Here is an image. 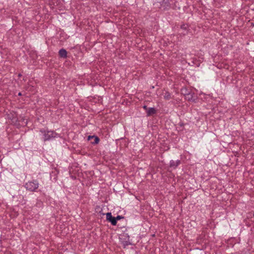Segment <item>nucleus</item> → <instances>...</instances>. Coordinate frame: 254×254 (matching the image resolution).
<instances>
[{"label": "nucleus", "instance_id": "f257e3e1", "mask_svg": "<svg viewBox=\"0 0 254 254\" xmlns=\"http://www.w3.org/2000/svg\"><path fill=\"white\" fill-rule=\"evenodd\" d=\"M40 131L43 136V140L44 141L50 140L56 137L57 136V133L54 131L41 129Z\"/></svg>", "mask_w": 254, "mask_h": 254}, {"label": "nucleus", "instance_id": "6e6552de", "mask_svg": "<svg viewBox=\"0 0 254 254\" xmlns=\"http://www.w3.org/2000/svg\"><path fill=\"white\" fill-rule=\"evenodd\" d=\"M163 97L165 100H169L171 98V94L168 92L165 91L163 93Z\"/></svg>", "mask_w": 254, "mask_h": 254}, {"label": "nucleus", "instance_id": "9b49d317", "mask_svg": "<svg viewBox=\"0 0 254 254\" xmlns=\"http://www.w3.org/2000/svg\"><path fill=\"white\" fill-rule=\"evenodd\" d=\"M18 95H19V96H21V93L19 92V93H18Z\"/></svg>", "mask_w": 254, "mask_h": 254}, {"label": "nucleus", "instance_id": "423d86ee", "mask_svg": "<svg viewBox=\"0 0 254 254\" xmlns=\"http://www.w3.org/2000/svg\"><path fill=\"white\" fill-rule=\"evenodd\" d=\"M59 55L61 58H66L67 57V52L64 49H61L59 52Z\"/></svg>", "mask_w": 254, "mask_h": 254}, {"label": "nucleus", "instance_id": "9d476101", "mask_svg": "<svg viewBox=\"0 0 254 254\" xmlns=\"http://www.w3.org/2000/svg\"><path fill=\"white\" fill-rule=\"evenodd\" d=\"M143 108L144 109H145V110H147H147H148V108H147V106H145V105L143 106Z\"/></svg>", "mask_w": 254, "mask_h": 254}, {"label": "nucleus", "instance_id": "7ed1b4c3", "mask_svg": "<svg viewBox=\"0 0 254 254\" xmlns=\"http://www.w3.org/2000/svg\"><path fill=\"white\" fill-rule=\"evenodd\" d=\"M106 219L108 221L111 223L112 225L113 226H115L117 224V222L116 221V219L115 217H113L112 215L111 212H108L106 214Z\"/></svg>", "mask_w": 254, "mask_h": 254}, {"label": "nucleus", "instance_id": "f03ea898", "mask_svg": "<svg viewBox=\"0 0 254 254\" xmlns=\"http://www.w3.org/2000/svg\"><path fill=\"white\" fill-rule=\"evenodd\" d=\"M27 190L31 191H35L39 187V183L37 181H29L25 184Z\"/></svg>", "mask_w": 254, "mask_h": 254}, {"label": "nucleus", "instance_id": "1a4fd4ad", "mask_svg": "<svg viewBox=\"0 0 254 254\" xmlns=\"http://www.w3.org/2000/svg\"><path fill=\"white\" fill-rule=\"evenodd\" d=\"M122 218H124V217L120 215H118L117 217H115L116 221L117 222V220H120Z\"/></svg>", "mask_w": 254, "mask_h": 254}, {"label": "nucleus", "instance_id": "0eeeda50", "mask_svg": "<svg viewBox=\"0 0 254 254\" xmlns=\"http://www.w3.org/2000/svg\"><path fill=\"white\" fill-rule=\"evenodd\" d=\"M156 111L154 108H149L147 111V116H150L152 115L155 114Z\"/></svg>", "mask_w": 254, "mask_h": 254}, {"label": "nucleus", "instance_id": "39448f33", "mask_svg": "<svg viewBox=\"0 0 254 254\" xmlns=\"http://www.w3.org/2000/svg\"><path fill=\"white\" fill-rule=\"evenodd\" d=\"M92 138H94V140H93V141H91V143L92 144H98L99 143V142L100 141V139H99L98 137H97L96 136H94V135H93V136L89 135L88 137V140H91Z\"/></svg>", "mask_w": 254, "mask_h": 254}, {"label": "nucleus", "instance_id": "20e7f679", "mask_svg": "<svg viewBox=\"0 0 254 254\" xmlns=\"http://www.w3.org/2000/svg\"><path fill=\"white\" fill-rule=\"evenodd\" d=\"M181 164V161L177 160L176 161L171 160L170 162V167L174 169L176 168Z\"/></svg>", "mask_w": 254, "mask_h": 254}]
</instances>
